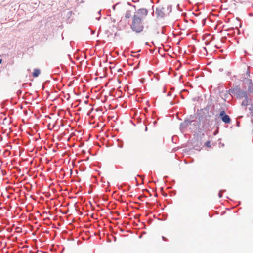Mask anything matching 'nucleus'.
Wrapping results in <instances>:
<instances>
[{"mask_svg":"<svg viewBox=\"0 0 253 253\" xmlns=\"http://www.w3.org/2000/svg\"><path fill=\"white\" fill-rule=\"evenodd\" d=\"M127 5L133 6V7L135 8V5H132L130 2H127Z\"/></svg>","mask_w":253,"mask_h":253,"instance_id":"aec40b11","label":"nucleus"},{"mask_svg":"<svg viewBox=\"0 0 253 253\" xmlns=\"http://www.w3.org/2000/svg\"><path fill=\"white\" fill-rule=\"evenodd\" d=\"M101 10H100L97 13V14L99 15V16H101Z\"/></svg>","mask_w":253,"mask_h":253,"instance_id":"5701e85b","label":"nucleus"},{"mask_svg":"<svg viewBox=\"0 0 253 253\" xmlns=\"http://www.w3.org/2000/svg\"><path fill=\"white\" fill-rule=\"evenodd\" d=\"M249 104V97L247 95V97H244V100L242 101L241 105L243 106H247Z\"/></svg>","mask_w":253,"mask_h":253,"instance_id":"f8f14e48","label":"nucleus"},{"mask_svg":"<svg viewBox=\"0 0 253 253\" xmlns=\"http://www.w3.org/2000/svg\"><path fill=\"white\" fill-rule=\"evenodd\" d=\"M225 191H226V190H225V189L220 190L218 193V197L219 198H221L222 197V193H223Z\"/></svg>","mask_w":253,"mask_h":253,"instance_id":"2eb2a0df","label":"nucleus"},{"mask_svg":"<svg viewBox=\"0 0 253 253\" xmlns=\"http://www.w3.org/2000/svg\"><path fill=\"white\" fill-rule=\"evenodd\" d=\"M21 92H22V91H21V90H18V92H17V93H18V94H21Z\"/></svg>","mask_w":253,"mask_h":253,"instance_id":"bb28decb","label":"nucleus"},{"mask_svg":"<svg viewBox=\"0 0 253 253\" xmlns=\"http://www.w3.org/2000/svg\"><path fill=\"white\" fill-rule=\"evenodd\" d=\"M172 93L171 92H169L167 94V96H170L171 95Z\"/></svg>","mask_w":253,"mask_h":253,"instance_id":"4be33fe9","label":"nucleus"},{"mask_svg":"<svg viewBox=\"0 0 253 253\" xmlns=\"http://www.w3.org/2000/svg\"><path fill=\"white\" fill-rule=\"evenodd\" d=\"M118 146L120 148H122L123 146V143L122 141H121L118 143Z\"/></svg>","mask_w":253,"mask_h":253,"instance_id":"a211bd4d","label":"nucleus"},{"mask_svg":"<svg viewBox=\"0 0 253 253\" xmlns=\"http://www.w3.org/2000/svg\"><path fill=\"white\" fill-rule=\"evenodd\" d=\"M131 16V11L130 10H127L126 12L125 17L126 18H129Z\"/></svg>","mask_w":253,"mask_h":253,"instance_id":"ddd939ff","label":"nucleus"},{"mask_svg":"<svg viewBox=\"0 0 253 253\" xmlns=\"http://www.w3.org/2000/svg\"><path fill=\"white\" fill-rule=\"evenodd\" d=\"M68 13H70V14H71V13H72V12H71V11H69Z\"/></svg>","mask_w":253,"mask_h":253,"instance_id":"e433bc0d","label":"nucleus"},{"mask_svg":"<svg viewBox=\"0 0 253 253\" xmlns=\"http://www.w3.org/2000/svg\"><path fill=\"white\" fill-rule=\"evenodd\" d=\"M243 83L248 86V92L253 93V83L251 79L244 78Z\"/></svg>","mask_w":253,"mask_h":253,"instance_id":"39448f33","label":"nucleus"},{"mask_svg":"<svg viewBox=\"0 0 253 253\" xmlns=\"http://www.w3.org/2000/svg\"><path fill=\"white\" fill-rule=\"evenodd\" d=\"M249 15H250V16H253V13H250V14H249Z\"/></svg>","mask_w":253,"mask_h":253,"instance_id":"72a5a7b5","label":"nucleus"},{"mask_svg":"<svg viewBox=\"0 0 253 253\" xmlns=\"http://www.w3.org/2000/svg\"><path fill=\"white\" fill-rule=\"evenodd\" d=\"M229 95H231V96H233L232 93H230V92H229V90L226 91V92L224 94L225 98H227Z\"/></svg>","mask_w":253,"mask_h":253,"instance_id":"4468645a","label":"nucleus"},{"mask_svg":"<svg viewBox=\"0 0 253 253\" xmlns=\"http://www.w3.org/2000/svg\"><path fill=\"white\" fill-rule=\"evenodd\" d=\"M162 238L163 240L164 241H167V238L163 236H162Z\"/></svg>","mask_w":253,"mask_h":253,"instance_id":"412c9836","label":"nucleus"},{"mask_svg":"<svg viewBox=\"0 0 253 253\" xmlns=\"http://www.w3.org/2000/svg\"><path fill=\"white\" fill-rule=\"evenodd\" d=\"M2 62V59L0 58V64H1Z\"/></svg>","mask_w":253,"mask_h":253,"instance_id":"7c9ffc66","label":"nucleus"},{"mask_svg":"<svg viewBox=\"0 0 253 253\" xmlns=\"http://www.w3.org/2000/svg\"><path fill=\"white\" fill-rule=\"evenodd\" d=\"M194 118V117L191 115L189 118H186L184 121L181 123L180 125V129H183L186 128L189 125H191L192 119Z\"/></svg>","mask_w":253,"mask_h":253,"instance_id":"20e7f679","label":"nucleus"},{"mask_svg":"<svg viewBox=\"0 0 253 253\" xmlns=\"http://www.w3.org/2000/svg\"><path fill=\"white\" fill-rule=\"evenodd\" d=\"M164 9L163 7L156 8V14L157 17L162 18L165 16V14L163 11Z\"/></svg>","mask_w":253,"mask_h":253,"instance_id":"1a4fd4ad","label":"nucleus"},{"mask_svg":"<svg viewBox=\"0 0 253 253\" xmlns=\"http://www.w3.org/2000/svg\"><path fill=\"white\" fill-rule=\"evenodd\" d=\"M174 104V103H173L172 101H171V102H170V104H171V105H173Z\"/></svg>","mask_w":253,"mask_h":253,"instance_id":"473e14b6","label":"nucleus"},{"mask_svg":"<svg viewBox=\"0 0 253 253\" xmlns=\"http://www.w3.org/2000/svg\"><path fill=\"white\" fill-rule=\"evenodd\" d=\"M249 71H247V74H248V75H249Z\"/></svg>","mask_w":253,"mask_h":253,"instance_id":"f704fd0d","label":"nucleus"},{"mask_svg":"<svg viewBox=\"0 0 253 253\" xmlns=\"http://www.w3.org/2000/svg\"><path fill=\"white\" fill-rule=\"evenodd\" d=\"M162 33L164 34V31H162Z\"/></svg>","mask_w":253,"mask_h":253,"instance_id":"58836bf2","label":"nucleus"},{"mask_svg":"<svg viewBox=\"0 0 253 253\" xmlns=\"http://www.w3.org/2000/svg\"><path fill=\"white\" fill-rule=\"evenodd\" d=\"M163 92H166V89H164Z\"/></svg>","mask_w":253,"mask_h":253,"instance_id":"4c0bfd02","label":"nucleus"},{"mask_svg":"<svg viewBox=\"0 0 253 253\" xmlns=\"http://www.w3.org/2000/svg\"><path fill=\"white\" fill-rule=\"evenodd\" d=\"M143 21V19L138 15H134L131 24L130 25L131 29L137 33L141 32L144 29Z\"/></svg>","mask_w":253,"mask_h":253,"instance_id":"f257e3e1","label":"nucleus"},{"mask_svg":"<svg viewBox=\"0 0 253 253\" xmlns=\"http://www.w3.org/2000/svg\"><path fill=\"white\" fill-rule=\"evenodd\" d=\"M156 123H157V121H154L153 122V124H154V125H155Z\"/></svg>","mask_w":253,"mask_h":253,"instance_id":"c756f323","label":"nucleus"},{"mask_svg":"<svg viewBox=\"0 0 253 253\" xmlns=\"http://www.w3.org/2000/svg\"><path fill=\"white\" fill-rule=\"evenodd\" d=\"M100 18H101V16H99L98 17H97L96 18V19L97 20H99L100 19Z\"/></svg>","mask_w":253,"mask_h":253,"instance_id":"393cba45","label":"nucleus"},{"mask_svg":"<svg viewBox=\"0 0 253 253\" xmlns=\"http://www.w3.org/2000/svg\"><path fill=\"white\" fill-rule=\"evenodd\" d=\"M63 250H64V249H63V250H61V253H63Z\"/></svg>","mask_w":253,"mask_h":253,"instance_id":"c9c22d12","label":"nucleus"},{"mask_svg":"<svg viewBox=\"0 0 253 253\" xmlns=\"http://www.w3.org/2000/svg\"><path fill=\"white\" fill-rule=\"evenodd\" d=\"M219 118L225 124H229L231 121L230 116L226 113L224 109L220 112Z\"/></svg>","mask_w":253,"mask_h":253,"instance_id":"f03ea898","label":"nucleus"},{"mask_svg":"<svg viewBox=\"0 0 253 253\" xmlns=\"http://www.w3.org/2000/svg\"><path fill=\"white\" fill-rule=\"evenodd\" d=\"M145 131H147V126L145 127Z\"/></svg>","mask_w":253,"mask_h":253,"instance_id":"2f4dec72","label":"nucleus"},{"mask_svg":"<svg viewBox=\"0 0 253 253\" xmlns=\"http://www.w3.org/2000/svg\"><path fill=\"white\" fill-rule=\"evenodd\" d=\"M210 143H211V142L210 141H207L206 142V143H205V145L207 147H211V145H210Z\"/></svg>","mask_w":253,"mask_h":253,"instance_id":"f3484780","label":"nucleus"},{"mask_svg":"<svg viewBox=\"0 0 253 253\" xmlns=\"http://www.w3.org/2000/svg\"><path fill=\"white\" fill-rule=\"evenodd\" d=\"M59 70V68H57L55 69V70L54 71L55 72H57V71H58Z\"/></svg>","mask_w":253,"mask_h":253,"instance_id":"a878e982","label":"nucleus"},{"mask_svg":"<svg viewBox=\"0 0 253 253\" xmlns=\"http://www.w3.org/2000/svg\"><path fill=\"white\" fill-rule=\"evenodd\" d=\"M148 10L146 8H140L137 11V14L141 18H145L148 14Z\"/></svg>","mask_w":253,"mask_h":253,"instance_id":"0eeeda50","label":"nucleus"},{"mask_svg":"<svg viewBox=\"0 0 253 253\" xmlns=\"http://www.w3.org/2000/svg\"><path fill=\"white\" fill-rule=\"evenodd\" d=\"M241 89L239 85H233V86L229 89V92H230V93H232V94H234L235 93H236V92L239 91Z\"/></svg>","mask_w":253,"mask_h":253,"instance_id":"9d476101","label":"nucleus"},{"mask_svg":"<svg viewBox=\"0 0 253 253\" xmlns=\"http://www.w3.org/2000/svg\"><path fill=\"white\" fill-rule=\"evenodd\" d=\"M41 73V70L38 68H35L34 69L32 75L34 77H38Z\"/></svg>","mask_w":253,"mask_h":253,"instance_id":"9b49d317","label":"nucleus"},{"mask_svg":"<svg viewBox=\"0 0 253 253\" xmlns=\"http://www.w3.org/2000/svg\"><path fill=\"white\" fill-rule=\"evenodd\" d=\"M120 4L119 2H118L116 4L114 5L113 6H112V8L114 10H115V8H116V6H117L118 5H119Z\"/></svg>","mask_w":253,"mask_h":253,"instance_id":"6ab92c4d","label":"nucleus"},{"mask_svg":"<svg viewBox=\"0 0 253 253\" xmlns=\"http://www.w3.org/2000/svg\"><path fill=\"white\" fill-rule=\"evenodd\" d=\"M167 10L169 11V13L171 12L172 11V5H169L167 6Z\"/></svg>","mask_w":253,"mask_h":253,"instance_id":"dca6fc26","label":"nucleus"},{"mask_svg":"<svg viewBox=\"0 0 253 253\" xmlns=\"http://www.w3.org/2000/svg\"><path fill=\"white\" fill-rule=\"evenodd\" d=\"M191 143L193 146V149H194L196 150H200L202 144L201 139L198 137H194L193 139H192Z\"/></svg>","mask_w":253,"mask_h":253,"instance_id":"7ed1b4c3","label":"nucleus"},{"mask_svg":"<svg viewBox=\"0 0 253 253\" xmlns=\"http://www.w3.org/2000/svg\"><path fill=\"white\" fill-rule=\"evenodd\" d=\"M233 95L235 96L237 99H241L245 97H247L248 94L246 91H244L243 90L241 89L239 91L233 94Z\"/></svg>","mask_w":253,"mask_h":253,"instance_id":"423d86ee","label":"nucleus"},{"mask_svg":"<svg viewBox=\"0 0 253 253\" xmlns=\"http://www.w3.org/2000/svg\"><path fill=\"white\" fill-rule=\"evenodd\" d=\"M177 9H178V10H180V11H181V10H180V9H179V4H177Z\"/></svg>","mask_w":253,"mask_h":253,"instance_id":"b1692460","label":"nucleus"},{"mask_svg":"<svg viewBox=\"0 0 253 253\" xmlns=\"http://www.w3.org/2000/svg\"><path fill=\"white\" fill-rule=\"evenodd\" d=\"M237 126L238 127H239V126H240V123H239V122H238V123H237Z\"/></svg>","mask_w":253,"mask_h":253,"instance_id":"cd10ccee","label":"nucleus"},{"mask_svg":"<svg viewBox=\"0 0 253 253\" xmlns=\"http://www.w3.org/2000/svg\"><path fill=\"white\" fill-rule=\"evenodd\" d=\"M145 45L147 46H149V43L148 42H146Z\"/></svg>","mask_w":253,"mask_h":253,"instance_id":"c85d7f7f","label":"nucleus"},{"mask_svg":"<svg viewBox=\"0 0 253 253\" xmlns=\"http://www.w3.org/2000/svg\"><path fill=\"white\" fill-rule=\"evenodd\" d=\"M200 122L196 120H194L193 119H192V122H191V126H194V128H195L196 130L198 133H201V131L202 130V129L200 128Z\"/></svg>","mask_w":253,"mask_h":253,"instance_id":"6e6552de","label":"nucleus"}]
</instances>
